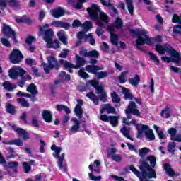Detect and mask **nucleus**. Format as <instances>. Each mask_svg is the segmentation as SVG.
Masks as SVG:
<instances>
[{
	"mask_svg": "<svg viewBox=\"0 0 181 181\" xmlns=\"http://www.w3.org/2000/svg\"><path fill=\"white\" fill-rule=\"evenodd\" d=\"M3 87L5 88V90H7L8 91H13V90H15V88H16V85L11 83V82L6 81L3 83Z\"/></svg>",
	"mask_w": 181,
	"mask_h": 181,
	"instance_id": "30",
	"label": "nucleus"
},
{
	"mask_svg": "<svg viewBox=\"0 0 181 181\" xmlns=\"http://www.w3.org/2000/svg\"><path fill=\"white\" fill-rule=\"evenodd\" d=\"M129 83L133 87H138L139 83H141V77L137 74H135L134 78H129Z\"/></svg>",
	"mask_w": 181,
	"mask_h": 181,
	"instance_id": "26",
	"label": "nucleus"
},
{
	"mask_svg": "<svg viewBox=\"0 0 181 181\" xmlns=\"http://www.w3.org/2000/svg\"><path fill=\"white\" fill-rule=\"evenodd\" d=\"M121 134L124 136V138L129 139V141H134V138L131 137L129 127L124 125L123 127L120 129Z\"/></svg>",
	"mask_w": 181,
	"mask_h": 181,
	"instance_id": "24",
	"label": "nucleus"
},
{
	"mask_svg": "<svg viewBox=\"0 0 181 181\" xmlns=\"http://www.w3.org/2000/svg\"><path fill=\"white\" fill-rule=\"evenodd\" d=\"M110 96L112 103H115V104H119V103H121V98L119 97V95H118V93L113 91L110 94Z\"/></svg>",
	"mask_w": 181,
	"mask_h": 181,
	"instance_id": "32",
	"label": "nucleus"
},
{
	"mask_svg": "<svg viewBox=\"0 0 181 181\" xmlns=\"http://www.w3.org/2000/svg\"><path fill=\"white\" fill-rule=\"evenodd\" d=\"M40 32L44 35L43 40L47 42V47L48 48L54 47L53 45V36L54 33L53 32V29L49 28L47 30H45V28H49V24H45L44 25H40Z\"/></svg>",
	"mask_w": 181,
	"mask_h": 181,
	"instance_id": "5",
	"label": "nucleus"
},
{
	"mask_svg": "<svg viewBox=\"0 0 181 181\" xmlns=\"http://www.w3.org/2000/svg\"><path fill=\"white\" fill-rule=\"evenodd\" d=\"M110 42L112 45L115 46H118V35L115 33L110 34Z\"/></svg>",
	"mask_w": 181,
	"mask_h": 181,
	"instance_id": "40",
	"label": "nucleus"
},
{
	"mask_svg": "<svg viewBox=\"0 0 181 181\" xmlns=\"http://www.w3.org/2000/svg\"><path fill=\"white\" fill-rule=\"evenodd\" d=\"M2 32L6 37L12 39L14 45H18L19 42L18 41V38L16 37V33L11 28V26L4 24Z\"/></svg>",
	"mask_w": 181,
	"mask_h": 181,
	"instance_id": "11",
	"label": "nucleus"
},
{
	"mask_svg": "<svg viewBox=\"0 0 181 181\" xmlns=\"http://www.w3.org/2000/svg\"><path fill=\"white\" fill-rule=\"evenodd\" d=\"M22 165H23L25 173H29L30 170H32V166H30L29 163L26 161L23 162Z\"/></svg>",
	"mask_w": 181,
	"mask_h": 181,
	"instance_id": "44",
	"label": "nucleus"
},
{
	"mask_svg": "<svg viewBox=\"0 0 181 181\" xmlns=\"http://www.w3.org/2000/svg\"><path fill=\"white\" fill-rule=\"evenodd\" d=\"M79 55L82 57H91L92 59H98V57H100V52L95 49L88 52L86 49H83L79 50Z\"/></svg>",
	"mask_w": 181,
	"mask_h": 181,
	"instance_id": "15",
	"label": "nucleus"
},
{
	"mask_svg": "<svg viewBox=\"0 0 181 181\" xmlns=\"http://www.w3.org/2000/svg\"><path fill=\"white\" fill-rule=\"evenodd\" d=\"M42 66L45 74H50V71L55 69V70L60 69V61H57V59L53 56H49L47 57V64L43 60V57H41Z\"/></svg>",
	"mask_w": 181,
	"mask_h": 181,
	"instance_id": "4",
	"label": "nucleus"
},
{
	"mask_svg": "<svg viewBox=\"0 0 181 181\" xmlns=\"http://www.w3.org/2000/svg\"><path fill=\"white\" fill-rule=\"evenodd\" d=\"M167 53L170 57H161V59L164 63H175L176 66H181V56L180 52L176 51L175 48L168 51Z\"/></svg>",
	"mask_w": 181,
	"mask_h": 181,
	"instance_id": "6",
	"label": "nucleus"
},
{
	"mask_svg": "<svg viewBox=\"0 0 181 181\" xmlns=\"http://www.w3.org/2000/svg\"><path fill=\"white\" fill-rule=\"evenodd\" d=\"M77 37L78 39H79V40H81V39H84V37L87 39V37H88V35L86 34L84 31H80L77 34Z\"/></svg>",
	"mask_w": 181,
	"mask_h": 181,
	"instance_id": "55",
	"label": "nucleus"
},
{
	"mask_svg": "<svg viewBox=\"0 0 181 181\" xmlns=\"http://www.w3.org/2000/svg\"><path fill=\"white\" fill-rule=\"evenodd\" d=\"M146 160L150 162L151 168H155V166L156 165V158L154 157V156H149L146 157Z\"/></svg>",
	"mask_w": 181,
	"mask_h": 181,
	"instance_id": "41",
	"label": "nucleus"
},
{
	"mask_svg": "<svg viewBox=\"0 0 181 181\" xmlns=\"http://www.w3.org/2000/svg\"><path fill=\"white\" fill-rule=\"evenodd\" d=\"M123 25L124 22H122V19L120 18H117L115 21V28H117V29H122Z\"/></svg>",
	"mask_w": 181,
	"mask_h": 181,
	"instance_id": "48",
	"label": "nucleus"
},
{
	"mask_svg": "<svg viewBox=\"0 0 181 181\" xmlns=\"http://www.w3.org/2000/svg\"><path fill=\"white\" fill-rule=\"evenodd\" d=\"M82 26L85 30H88V29H91V28H93V23L91 21H86Z\"/></svg>",
	"mask_w": 181,
	"mask_h": 181,
	"instance_id": "54",
	"label": "nucleus"
},
{
	"mask_svg": "<svg viewBox=\"0 0 181 181\" xmlns=\"http://www.w3.org/2000/svg\"><path fill=\"white\" fill-rule=\"evenodd\" d=\"M99 100L103 103H107V93L105 92L99 93Z\"/></svg>",
	"mask_w": 181,
	"mask_h": 181,
	"instance_id": "56",
	"label": "nucleus"
},
{
	"mask_svg": "<svg viewBox=\"0 0 181 181\" xmlns=\"http://www.w3.org/2000/svg\"><path fill=\"white\" fill-rule=\"evenodd\" d=\"M78 76L80 77H81L82 78H83L84 80H86V78H90V75H88V74H87L86 71H84V68H81L79 71H78Z\"/></svg>",
	"mask_w": 181,
	"mask_h": 181,
	"instance_id": "45",
	"label": "nucleus"
},
{
	"mask_svg": "<svg viewBox=\"0 0 181 181\" xmlns=\"http://www.w3.org/2000/svg\"><path fill=\"white\" fill-rule=\"evenodd\" d=\"M139 166L141 172V179L143 180H149V179H156V171L149 165V163L145 160H139ZM148 177V179L147 178Z\"/></svg>",
	"mask_w": 181,
	"mask_h": 181,
	"instance_id": "3",
	"label": "nucleus"
},
{
	"mask_svg": "<svg viewBox=\"0 0 181 181\" xmlns=\"http://www.w3.org/2000/svg\"><path fill=\"white\" fill-rule=\"evenodd\" d=\"M55 108L57 111H64L66 114H70L71 112L70 108L64 105H57Z\"/></svg>",
	"mask_w": 181,
	"mask_h": 181,
	"instance_id": "34",
	"label": "nucleus"
},
{
	"mask_svg": "<svg viewBox=\"0 0 181 181\" xmlns=\"http://www.w3.org/2000/svg\"><path fill=\"white\" fill-rule=\"evenodd\" d=\"M148 54L150 56V59L153 61L155 62L156 63H160V61L159 59H158V56H156L153 52H148Z\"/></svg>",
	"mask_w": 181,
	"mask_h": 181,
	"instance_id": "53",
	"label": "nucleus"
},
{
	"mask_svg": "<svg viewBox=\"0 0 181 181\" xmlns=\"http://www.w3.org/2000/svg\"><path fill=\"white\" fill-rule=\"evenodd\" d=\"M173 33L175 35H179V33H181V25H177L174 27Z\"/></svg>",
	"mask_w": 181,
	"mask_h": 181,
	"instance_id": "64",
	"label": "nucleus"
},
{
	"mask_svg": "<svg viewBox=\"0 0 181 181\" xmlns=\"http://www.w3.org/2000/svg\"><path fill=\"white\" fill-rule=\"evenodd\" d=\"M100 121L103 122H109L112 125V128H117L118 126V120L119 119V115H100L99 118Z\"/></svg>",
	"mask_w": 181,
	"mask_h": 181,
	"instance_id": "12",
	"label": "nucleus"
},
{
	"mask_svg": "<svg viewBox=\"0 0 181 181\" xmlns=\"http://www.w3.org/2000/svg\"><path fill=\"white\" fill-rule=\"evenodd\" d=\"M7 112L8 114H11V115H15L16 114V110L15 109V106L11 103H8L6 106Z\"/></svg>",
	"mask_w": 181,
	"mask_h": 181,
	"instance_id": "39",
	"label": "nucleus"
},
{
	"mask_svg": "<svg viewBox=\"0 0 181 181\" xmlns=\"http://www.w3.org/2000/svg\"><path fill=\"white\" fill-rule=\"evenodd\" d=\"M2 144H4V145H16L17 146H22V145H23V142L19 139L10 141H3Z\"/></svg>",
	"mask_w": 181,
	"mask_h": 181,
	"instance_id": "37",
	"label": "nucleus"
},
{
	"mask_svg": "<svg viewBox=\"0 0 181 181\" xmlns=\"http://www.w3.org/2000/svg\"><path fill=\"white\" fill-rule=\"evenodd\" d=\"M80 26H83V24L80 20H74L73 21L72 28H80Z\"/></svg>",
	"mask_w": 181,
	"mask_h": 181,
	"instance_id": "60",
	"label": "nucleus"
},
{
	"mask_svg": "<svg viewBox=\"0 0 181 181\" xmlns=\"http://www.w3.org/2000/svg\"><path fill=\"white\" fill-rule=\"evenodd\" d=\"M126 4L131 16H134V1L132 0H126Z\"/></svg>",
	"mask_w": 181,
	"mask_h": 181,
	"instance_id": "36",
	"label": "nucleus"
},
{
	"mask_svg": "<svg viewBox=\"0 0 181 181\" xmlns=\"http://www.w3.org/2000/svg\"><path fill=\"white\" fill-rule=\"evenodd\" d=\"M59 76L61 77V78H65L66 81H70V80H71L70 74L66 73L64 71H61L59 74Z\"/></svg>",
	"mask_w": 181,
	"mask_h": 181,
	"instance_id": "46",
	"label": "nucleus"
},
{
	"mask_svg": "<svg viewBox=\"0 0 181 181\" xmlns=\"http://www.w3.org/2000/svg\"><path fill=\"white\" fill-rule=\"evenodd\" d=\"M86 97L89 98L90 101L95 104V105H98L100 104V99L98 97H97V95L93 93V91L88 92L86 95Z\"/></svg>",
	"mask_w": 181,
	"mask_h": 181,
	"instance_id": "22",
	"label": "nucleus"
},
{
	"mask_svg": "<svg viewBox=\"0 0 181 181\" xmlns=\"http://www.w3.org/2000/svg\"><path fill=\"white\" fill-rule=\"evenodd\" d=\"M27 91H28V93H30V94H33V95H37L39 94V91H37L36 85H35V83H30L27 87Z\"/></svg>",
	"mask_w": 181,
	"mask_h": 181,
	"instance_id": "29",
	"label": "nucleus"
},
{
	"mask_svg": "<svg viewBox=\"0 0 181 181\" xmlns=\"http://www.w3.org/2000/svg\"><path fill=\"white\" fill-rule=\"evenodd\" d=\"M8 5L11 8H18L21 4L16 0H0V8L1 9H5Z\"/></svg>",
	"mask_w": 181,
	"mask_h": 181,
	"instance_id": "16",
	"label": "nucleus"
},
{
	"mask_svg": "<svg viewBox=\"0 0 181 181\" xmlns=\"http://www.w3.org/2000/svg\"><path fill=\"white\" fill-rule=\"evenodd\" d=\"M65 13L66 11L62 7H58L57 8L52 11V15L54 16V18H56V19H59V18L64 16Z\"/></svg>",
	"mask_w": 181,
	"mask_h": 181,
	"instance_id": "19",
	"label": "nucleus"
},
{
	"mask_svg": "<svg viewBox=\"0 0 181 181\" xmlns=\"http://www.w3.org/2000/svg\"><path fill=\"white\" fill-rule=\"evenodd\" d=\"M17 101L21 104L22 107L29 108V103L25 98H18Z\"/></svg>",
	"mask_w": 181,
	"mask_h": 181,
	"instance_id": "50",
	"label": "nucleus"
},
{
	"mask_svg": "<svg viewBox=\"0 0 181 181\" xmlns=\"http://www.w3.org/2000/svg\"><path fill=\"white\" fill-rule=\"evenodd\" d=\"M34 40H36V38L32 35H30L25 39V43L30 45H32V42H34Z\"/></svg>",
	"mask_w": 181,
	"mask_h": 181,
	"instance_id": "59",
	"label": "nucleus"
},
{
	"mask_svg": "<svg viewBox=\"0 0 181 181\" xmlns=\"http://www.w3.org/2000/svg\"><path fill=\"white\" fill-rule=\"evenodd\" d=\"M112 159L115 162H121L122 160V157L118 154L112 155Z\"/></svg>",
	"mask_w": 181,
	"mask_h": 181,
	"instance_id": "57",
	"label": "nucleus"
},
{
	"mask_svg": "<svg viewBox=\"0 0 181 181\" xmlns=\"http://www.w3.org/2000/svg\"><path fill=\"white\" fill-rule=\"evenodd\" d=\"M89 83L92 87H93V88H95V90L100 86V83L96 80H90L89 81Z\"/></svg>",
	"mask_w": 181,
	"mask_h": 181,
	"instance_id": "61",
	"label": "nucleus"
},
{
	"mask_svg": "<svg viewBox=\"0 0 181 181\" xmlns=\"http://www.w3.org/2000/svg\"><path fill=\"white\" fill-rule=\"evenodd\" d=\"M42 118L45 122L50 124V122H52V119H53L52 112L47 110H44L42 112Z\"/></svg>",
	"mask_w": 181,
	"mask_h": 181,
	"instance_id": "23",
	"label": "nucleus"
},
{
	"mask_svg": "<svg viewBox=\"0 0 181 181\" xmlns=\"http://www.w3.org/2000/svg\"><path fill=\"white\" fill-rule=\"evenodd\" d=\"M16 131L18 135H21L23 136L24 141L29 139V133H28V132H26L25 129L22 128H18Z\"/></svg>",
	"mask_w": 181,
	"mask_h": 181,
	"instance_id": "28",
	"label": "nucleus"
},
{
	"mask_svg": "<svg viewBox=\"0 0 181 181\" xmlns=\"http://www.w3.org/2000/svg\"><path fill=\"white\" fill-rule=\"evenodd\" d=\"M129 33L130 35H134V36L137 37L136 40V46L139 50H141V52H145V49L141 46L144 45H151L152 42L149 36L146 35V32L144 30L130 29Z\"/></svg>",
	"mask_w": 181,
	"mask_h": 181,
	"instance_id": "1",
	"label": "nucleus"
},
{
	"mask_svg": "<svg viewBox=\"0 0 181 181\" xmlns=\"http://www.w3.org/2000/svg\"><path fill=\"white\" fill-rule=\"evenodd\" d=\"M81 105H83V100H80L74 109L76 117H78L80 119L83 118V108H81Z\"/></svg>",
	"mask_w": 181,
	"mask_h": 181,
	"instance_id": "20",
	"label": "nucleus"
},
{
	"mask_svg": "<svg viewBox=\"0 0 181 181\" xmlns=\"http://www.w3.org/2000/svg\"><path fill=\"white\" fill-rule=\"evenodd\" d=\"M51 150L54 151L55 153H53L52 156H54L55 159H58V168L59 169H60V170H62L63 169V162L64 161L65 155L64 153H62L60 156V153L62 152V147H59L55 144H53L51 146Z\"/></svg>",
	"mask_w": 181,
	"mask_h": 181,
	"instance_id": "10",
	"label": "nucleus"
},
{
	"mask_svg": "<svg viewBox=\"0 0 181 181\" xmlns=\"http://www.w3.org/2000/svg\"><path fill=\"white\" fill-rule=\"evenodd\" d=\"M67 56H69V49H64L63 52H61L59 54V57H61L62 59H66Z\"/></svg>",
	"mask_w": 181,
	"mask_h": 181,
	"instance_id": "62",
	"label": "nucleus"
},
{
	"mask_svg": "<svg viewBox=\"0 0 181 181\" xmlns=\"http://www.w3.org/2000/svg\"><path fill=\"white\" fill-rule=\"evenodd\" d=\"M86 70L88 73H91L92 74H95L98 80H101L103 78H105V77L108 76V72L107 71H98V70H103V68L98 66L97 65H87L86 66Z\"/></svg>",
	"mask_w": 181,
	"mask_h": 181,
	"instance_id": "7",
	"label": "nucleus"
},
{
	"mask_svg": "<svg viewBox=\"0 0 181 181\" xmlns=\"http://www.w3.org/2000/svg\"><path fill=\"white\" fill-rule=\"evenodd\" d=\"M52 26L55 28H64L65 30H69L71 25L69 23L63 22L62 21L55 20L52 22Z\"/></svg>",
	"mask_w": 181,
	"mask_h": 181,
	"instance_id": "18",
	"label": "nucleus"
},
{
	"mask_svg": "<svg viewBox=\"0 0 181 181\" xmlns=\"http://www.w3.org/2000/svg\"><path fill=\"white\" fill-rule=\"evenodd\" d=\"M76 65H75V70H77L78 69H81L86 64V59L83 57H81L78 54H76Z\"/></svg>",
	"mask_w": 181,
	"mask_h": 181,
	"instance_id": "21",
	"label": "nucleus"
},
{
	"mask_svg": "<svg viewBox=\"0 0 181 181\" xmlns=\"http://www.w3.org/2000/svg\"><path fill=\"white\" fill-rule=\"evenodd\" d=\"M124 112L127 119H131V118H132L131 114L136 115V117H141V112L138 110V105H136V103L134 101H130L127 107L124 110Z\"/></svg>",
	"mask_w": 181,
	"mask_h": 181,
	"instance_id": "8",
	"label": "nucleus"
},
{
	"mask_svg": "<svg viewBox=\"0 0 181 181\" xmlns=\"http://www.w3.org/2000/svg\"><path fill=\"white\" fill-rule=\"evenodd\" d=\"M8 166L10 169H13V172H15V173H18V166H19L18 162L11 161L8 163Z\"/></svg>",
	"mask_w": 181,
	"mask_h": 181,
	"instance_id": "38",
	"label": "nucleus"
},
{
	"mask_svg": "<svg viewBox=\"0 0 181 181\" xmlns=\"http://www.w3.org/2000/svg\"><path fill=\"white\" fill-rule=\"evenodd\" d=\"M168 134L170 135V139L172 141V139L176 136V134H177V130L175 128H170L168 129Z\"/></svg>",
	"mask_w": 181,
	"mask_h": 181,
	"instance_id": "52",
	"label": "nucleus"
},
{
	"mask_svg": "<svg viewBox=\"0 0 181 181\" xmlns=\"http://www.w3.org/2000/svg\"><path fill=\"white\" fill-rule=\"evenodd\" d=\"M128 74V71H125L121 73L120 76L119 77V81L120 84H124L127 83V78H125V76Z\"/></svg>",
	"mask_w": 181,
	"mask_h": 181,
	"instance_id": "43",
	"label": "nucleus"
},
{
	"mask_svg": "<svg viewBox=\"0 0 181 181\" xmlns=\"http://www.w3.org/2000/svg\"><path fill=\"white\" fill-rule=\"evenodd\" d=\"M176 148L175 142H170L168 143V146L167 147V151L170 152V153H175V149Z\"/></svg>",
	"mask_w": 181,
	"mask_h": 181,
	"instance_id": "42",
	"label": "nucleus"
},
{
	"mask_svg": "<svg viewBox=\"0 0 181 181\" xmlns=\"http://www.w3.org/2000/svg\"><path fill=\"white\" fill-rule=\"evenodd\" d=\"M25 73L26 71L16 66H14L8 70V76L12 80H16L18 77H22V78H23V76H25Z\"/></svg>",
	"mask_w": 181,
	"mask_h": 181,
	"instance_id": "14",
	"label": "nucleus"
},
{
	"mask_svg": "<svg viewBox=\"0 0 181 181\" xmlns=\"http://www.w3.org/2000/svg\"><path fill=\"white\" fill-rule=\"evenodd\" d=\"M137 138H141L144 132L145 136L148 138V141H155V134L152 129L149 128V126L143 124L140 128H137Z\"/></svg>",
	"mask_w": 181,
	"mask_h": 181,
	"instance_id": "9",
	"label": "nucleus"
},
{
	"mask_svg": "<svg viewBox=\"0 0 181 181\" xmlns=\"http://www.w3.org/2000/svg\"><path fill=\"white\" fill-rule=\"evenodd\" d=\"M163 166L167 175H168V176H170V177H173V176H175V170L172 169V166H170V164H169L168 163H164Z\"/></svg>",
	"mask_w": 181,
	"mask_h": 181,
	"instance_id": "27",
	"label": "nucleus"
},
{
	"mask_svg": "<svg viewBox=\"0 0 181 181\" xmlns=\"http://www.w3.org/2000/svg\"><path fill=\"white\" fill-rule=\"evenodd\" d=\"M86 11L92 21H95L98 22L99 19L102 21V22H105L107 23L108 22V16L105 14V13L101 12V8L97 6L95 4H93L91 7H88Z\"/></svg>",
	"mask_w": 181,
	"mask_h": 181,
	"instance_id": "2",
	"label": "nucleus"
},
{
	"mask_svg": "<svg viewBox=\"0 0 181 181\" xmlns=\"http://www.w3.org/2000/svg\"><path fill=\"white\" fill-rule=\"evenodd\" d=\"M58 36L59 40L62 42L63 45H69V42H67V37L64 35V33L59 31L57 33Z\"/></svg>",
	"mask_w": 181,
	"mask_h": 181,
	"instance_id": "33",
	"label": "nucleus"
},
{
	"mask_svg": "<svg viewBox=\"0 0 181 181\" xmlns=\"http://www.w3.org/2000/svg\"><path fill=\"white\" fill-rule=\"evenodd\" d=\"M122 93L124 95V100H134V95H132L129 89L123 88Z\"/></svg>",
	"mask_w": 181,
	"mask_h": 181,
	"instance_id": "31",
	"label": "nucleus"
},
{
	"mask_svg": "<svg viewBox=\"0 0 181 181\" xmlns=\"http://www.w3.org/2000/svg\"><path fill=\"white\" fill-rule=\"evenodd\" d=\"M23 59L22 52L18 49H13L10 54L9 60L12 64H19Z\"/></svg>",
	"mask_w": 181,
	"mask_h": 181,
	"instance_id": "13",
	"label": "nucleus"
},
{
	"mask_svg": "<svg viewBox=\"0 0 181 181\" xmlns=\"http://www.w3.org/2000/svg\"><path fill=\"white\" fill-rule=\"evenodd\" d=\"M1 42L4 46H6V47H11V42L8 39L6 38H1Z\"/></svg>",
	"mask_w": 181,
	"mask_h": 181,
	"instance_id": "58",
	"label": "nucleus"
},
{
	"mask_svg": "<svg viewBox=\"0 0 181 181\" xmlns=\"http://www.w3.org/2000/svg\"><path fill=\"white\" fill-rule=\"evenodd\" d=\"M59 63L63 65L64 70H67L68 69H76L74 64L63 59H59Z\"/></svg>",
	"mask_w": 181,
	"mask_h": 181,
	"instance_id": "25",
	"label": "nucleus"
},
{
	"mask_svg": "<svg viewBox=\"0 0 181 181\" xmlns=\"http://www.w3.org/2000/svg\"><path fill=\"white\" fill-rule=\"evenodd\" d=\"M148 152L149 148L146 147H144L139 150V156H141V158H144L146 154H148Z\"/></svg>",
	"mask_w": 181,
	"mask_h": 181,
	"instance_id": "49",
	"label": "nucleus"
},
{
	"mask_svg": "<svg viewBox=\"0 0 181 181\" xmlns=\"http://www.w3.org/2000/svg\"><path fill=\"white\" fill-rule=\"evenodd\" d=\"M96 25L99 26V28L96 29V35L98 36H101L102 35H104V31L103 30V28H104V23H103L101 21H96Z\"/></svg>",
	"mask_w": 181,
	"mask_h": 181,
	"instance_id": "35",
	"label": "nucleus"
},
{
	"mask_svg": "<svg viewBox=\"0 0 181 181\" xmlns=\"http://www.w3.org/2000/svg\"><path fill=\"white\" fill-rule=\"evenodd\" d=\"M78 129H80V123H75V124L71 127L69 131L71 132H78Z\"/></svg>",
	"mask_w": 181,
	"mask_h": 181,
	"instance_id": "51",
	"label": "nucleus"
},
{
	"mask_svg": "<svg viewBox=\"0 0 181 181\" xmlns=\"http://www.w3.org/2000/svg\"><path fill=\"white\" fill-rule=\"evenodd\" d=\"M106 111L107 114H115V107L111 106L110 103L106 104Z\"/></svg>",
	"mask_w": 181,
	"mask_h": 181,
	"instance_id": "47",
	"label": "nucleus"
},
{
	"mask_svg": "<svg viewBox=\"0 0 181 181\" xmlns=\"http://www.w3.org/2000/svg\"><path fill=\"white\" fill-rule=\"evenodd\" d=\"M88 176H89L90 180H94V181L101 180V176L100 175H99L98 177H95V176H94V175H93V173H89Z\"/></svg>",
	"mask_w": 181,
	"mask_h": 181,
	"instance_id": "63",
	"label": "nucleus"
},
{
	"mask_svg": "<svg viewBox=\"0 0 181 181\" xmlns=\"http://www.w3.org/2000/svg\"><path fill=\"white\" fill-rule=\"evenodd\" d=\"M173 49V47H172L169 44H165L163 46L160 45H157L156 46V50L158 52L159 54H161L163 56L165 54V52L168 53L170 50H172Z\"/></svg>",
	"mask_w": 181,
	"mask_h": 181,
	"instance_id": "17",
	"label": "nucleus"
}]
</instances>
